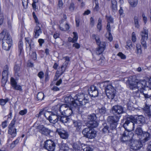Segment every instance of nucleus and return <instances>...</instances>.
I'll list each match as a JSON object with an SVG mask.
<instances>
[{
	"instance_id": "obj_32",
	"label": "nucleus",
	"mask_w": 151,
	"mask_h": 151,
	"mask_svg": "<svg viewBox=\"0 0 151 151\" xmlns=\"http://www.w3.org/2000/svg\"><path fill=\"white\" fill-rule=\"evenodd\" d=\"M20 68L19 65H15L14 67V70L15 73V75L17 76H20Z\"/></svg>"
},
{
	"instance_id": "obj_39",
	"label": "nucleus",
	"mask_w": 151,
	"mask_h": 151,
	"mask_svg": "<svg viewBox=\"0 0 151 151\" xmlns=\"http://www.w3.org/2000/svg\"><path fill=\"white\" fill-rule=\"evenodd\" d=\"M63 59L65 60V61L63 65H64L65 67H67L70 61V58L68 56H65L63 57Z\"/></svg>"
},
{
	"instance_id": "obj_44",
	"label": "nucleus",
	"mask_w": 151,
	"mask_h": 151,
	"mask_svg": "<svg viewBox=\"0 0 151 151\" xmlns=\"http://www.w3.org/2000/svg\"><path fill=\"white\" fill-rule=\"evenodd\" d=\"M104 50V49L103 48H100L99 47L96 50V53L98 55H100L102 53Z\"/></svg>"
},
{
	"instance_id": "obj_47",
	"label": "nucleus",
	"mask_w": 151,
	"mask_h": 151,
	"mask_svg": "<svg viewBox=\"0 0 151 151\" xmlns=\"http://www.w3.org/2000/svg\"><path fill=\"white\" fill-rule=\"evenodd\" d=\"M101 22L102 20L101 19L99 18L98 20V23L97 25V27L98 29H99V30H100L101 29Z\"/></svg>"
},
{
	"instance_id": "obj_30",
	"label": "nucleus",
	"mask_w": 151,
	"mask_h": 151,
	"mask_svg": "<svg viewBox=\"0 0 151 151\" xmlns=\"http://www.w3.org/2000/svg\"><path fill=\"white\" fill-rule=\"evenodd\" d=\"M26 40L29 44V50H31V49L33 48L35 46L34 42L33 39L28 40L27 38H26Z\"/></svg>"
},
{
	"instance_id": "obj_64",
	"label": "nucleus",
	"mask_w": 151,
	"mask_h": 151,
	"mask_svg": "<svg viewBox=\"0 0 151 151\" xmlns=\"http://www.w3.org/2000/svg\"><path fill=\"white\" fill-rule=\"evenodd\" d=\"M66 67H65L64 65H63L61 67V69L60 72H61V74H63L64 72L65 71L66 68Z\"/></svg>"
},
{
	"instance_id": "obj_62",
	"label": "nucleus",
	"mask_w": 151,
	"mask_h": 151,
	"mask_svg": "<svg viewBox=\"0 0 151 151\" xmlns=\"http://www.w3.org/2000/svg\"><path fill=\"white\" fill-rule=\"evenodd\" d=\"M99 9V4L97 2H95V6L94 8V11H97Z\"/></svg>"
},
{
	"instance_id": "obj_2",
	"label": "nucleus",
	"mask_w": 151,
	"mask_h": 151,
	"mask_svg": "<svg viewBox=\"0 0 151 151\" xmlns=\"http://www.w3.org/2000/svg\"><path fill=\"white\" fill-rule=\"evenodd\" d=\"M59 111L64 116H69L73 112V106H69L67 104H63L61 106L57 105Z\"/></svg>"
},
{
	"instance_id": "obj_50",
	"label": "nucleus",
	"mask_w": 151,
	"mask_h": 151,
	"mask_svg": "<svg viewBox=\"0 0 151 151\" xmlns=\"http://www.w3.org/2000/svg\"><path fill=\"white\" fill-rule=\"evenodd\" d=\"M100 48H103L104 49L105 46V43L104 42L100 41L99 44H97Z\"/></svg>"
},
{
	"instance_id": "obj_42",
	"label": "nucleus",
	"mask_w": 151,
	"mask_h": 151,
	"mask_svg": "<svg viewBox=\"0 0 151 151\" xmlns=\"http://www.w3.org/2000/svg\"><path fill=\"white\" fill-rule=\"evenodd\" d=\"M44 97V94L42 92L38 93L37 95V99L38 100H42Z\"/></svg>"
},
{
	"instance_id": "obj_3",
	"label": "nucleus",
	"mask_w": 151,
	"mask_h": 151,
	"mask_svg": "<svg viewBox=\"0 0 151 151\" xmlns=\"http://www.w3.org/2000/svg\"><path fill=\"white\" fill-rule=\"evenodd\" d=\"M136 121L135 119L132 116L128 117L123 124V127L127 132H131L134 130L135 126L134 122Z\"/></svg>"
},
{
	"instance_id": "obj_46",
	"label": "nucleus",
	"mask_w": 151,
	"mask_h": 151,
	"mask_svg": "<svg viewBox=\"0 0 151 151\" xmlns=\"http://www.w3.org/2000/svg\"><path fill=\"white\" fill-rule=\"evenodd\" d=\"M136 48L137 50V54H141L142 53V50L141 49V46L139 44H137L136 45Z\"/></svg>"
},
{
	"instance_id": "obj_43",
	"label": "nucleus",
	"mask_w": 151,
	"mask_h": 151,
	"mask_svg": "<svg viewBox=\"0 0 151 151\" xmlns=\"http://www.w3.org/2000/svg\"><path fill=\"white\" fill-rule=\"evenodd\" d=\"M73 43L76 42L78 39V35L77 32H73Z\"/></svg>"
},
{
	"instance_id": "obj_53",
	"label": "nucleus",
	"mask_w": 151,
	"mask_h": 151,
	"mask_svg": "<svg viewBox=\"0 0 151 151\" xmlns=\"http://www.w3.org/2000/svg\"><path fill=\"white\" fill-rule=\"evenodd\" d=\"M117 55L120 57L122 59H124L126 58V56L121 52H119Z\"/></svg>"
},
{
	"instance_id": "obj_26",
	"label": "nucleus",
	"mask_w": 151,
	"mask_h": 151,
	"mask_svg": "<svg viewBox=\"0 0 151 151\" xmlns=\"http://www.w3.org/2000/svg\"><path fill=\"white\" fill-rule=\"evenodd\" d=\"M129 132H124L122 134V137L121 139V141L124 142H127L130 139V137L128 135Z\"/></svg>"
},
{
	"instance_id": "obj_22",
	"label": "nucleus",
	"mask_w": 151,
	"mask_h": 151,
	"mask_svg": "<svg viewBox=\"0 0 151 151\" xmlns=\"http://www.w3.org/2000/svg\"><path fill=\"white\" fill-rule=\"evenodd\" d=\"M65 103L69 104L70 106L74 107V104L75 103L74 97L73 98L71 96H66L65 98Z\"/></svg>"
},
{
	"instance_id": "obj_35",
	"label": "nucleus",
	"mask_w": 151,
	"mask_h": 151,
	"mask_svg": "<svg viewBox=\"0 0 151 151\" xmlns=\"http://www.w3.org/2000/svg\"><path fill=\"white\" fill-rule=\"evenodd\" d=\"M81 101H82V102H81L82 103L81 104L80 103H78V104L77 105V106H83L88 103V97L83 99Z\"/></svg>"
},
{
	"instance_id": "obj_59",
	"label": "nucleus",
	"mask_w": 151,
	"mask_h": 151,
	"mask_svg": "<svg viewBox=\"0 0 151 151\" xmlns=\"http://www.w3.org/2000/svg\"><path fill=\"white\" fill-rule=\"evenodd\" d=\"M111 9L114 12H115L117 11V5H111Z\"/></svg>"
},
{
	"instance_id": "obj_13",
	"label": "nucleus",
	"mask_w": 151,
	"mask_h": 151,
	"mask_svg": "<svg viewBox=\"0 0 151 151\" xmlns=\"http://www.w3.org/2000/svg\"><path fill=\"white\" fill-rule=\"evenodd\" d=\"M34 18L35 19L36 26L35 27L34 29V37L36 38H37L40 35V34L42 33V29L40 28L39 25L40 24L38 21V20L36 16H34Z\"/></svg>"
},
{
	"instance_id": "obj_33",
	"label": "nucleus",
	"mask_w": 151,
	"mask_h": 151,
	"mask_svg": "<svg viewBox=\"0 0 151 151\" xmlns=\"http://www.w3.org/2000/svg\"><path fill=\"white\" fill-rule=\"evenodd\" d=\"M8 67L7 65H6L4 68V69L2 73V76L5 78H8Z\"/></svg>"
},
{
	"instance_id": "obj_57",
	"label": "nucleus",
	"mask_w": 151,
	"mask_h": 151,
	"mask_svg": "<svg viewBox=\"0 0 151 151\" xmlns=\"http://www.w3.org/2000/svg\"><path fill=\"white\" fill-rule=\"evenodd\" d=\"M109 127L107 125H104L102 129L103 132L104 133L107 132H109Z\"/></svg>"
},
{
	"instance_id": "obj_38",
	"label": "nucleus",
	"mask_w": 151,
	"mask_h": 151,
	"mask_svg": "<svg viewBox=\"0 0 151 151\" xmlns=\"http://www.w3.org/2000/svg\"><path fill=\"white\" fill-rule=\"evenodd\" d=\"M138 19L139 18L137 16H135L134 18V22L135 27L137 28H139V27L138 22Z\"/></svg>"
},
{
	"instance_id": "obj_8",
	"label": "nucleus",
	"mask_w": 151,
	"mask_h": 151,
	"mask_svg": "<svg viewBox=\"0 0 151 151\" xmlns=\"http://www.w3.org/2000/svg\"><path fill=\"white\" fill-rule=\"evenodd\" d=\"M140 35L141 36V42L142 47L145 49L147 48L146 40L148 38V30L146 27H144L143 30L141 32Z\"/></svg>"
},
{
	"instance_id": "obj_56",
	"label": "nucleus",
	"mask_w": 151,
	"mask_h": 151,
	"mask_svg": "<svg viewBox=\"0 0 151 151\" xmlns=\"http://www.w3.org/2000/svg\"><path fill=\"white\" fill-rule=\"evenodd\" d=\"M32 58L34 60L37 59V54L35 52H32L31 55Z\"/></svg>"
},
{
	"instance_id": "obj_14",
	"label": "nucleus",
	"mask_w": 151,
	"mask_h": 151,
	"mask_svg": "<svg viewBox=\"0 0 151 151\" xmlns=\"http://www.w3.org/2000/svg\"><path fill=\"white\" fill-rule=\"evenodd\" d=\"M112 111L114 114H117L119 116L125 112L124 107L119 105H115L113 106L112 108Z\"/></svg>"
},
{
	"instance_id": "obj_15",
	"label": "nucleus",
	"mask_w": 151,
	"mask_h": 151,
	"mask_svg": "<svg viewBox=\"0 0 151 151\" xmlns=\"http://www.w3.org/2000/svg\"><path fill=\"white\" fill-rule=\"evenodd\" d=\"M0 36H3L2 42L12 43V38L9 33L4 30L0 34Z\"/></svg>"
},
{
	"instance_id": "obj_24",
	"label": "nucleus",
	"mask_w": 151,
	"mask_h": 151,
	"mask_svg": "<svg viewBox=\"0 0 151 151\" xmlns=\"http://www.w3.org/2000/svg\"><path fill=\"white\" fill-rule=\"evenodd\" d=\"M135 119L136 121H135V122H134L135 124H141V125H139V126H141L144 124L145 122V118L142 115L138 116L136 117Z\"/></svg>"
},
{
	"instance_id": "obj_4",
	"label": "nucleus",
	"mask_w": 151,
	"mask_h": 151,
	"mask_svg": "<svg viewBox=\"0 0 151 151\" xmlns=\"http://www.w3.org/2000/svg\"><path fill=\"white\" fill-rule=\"evenodd\" d=\"M96 133L94 129L89 127L85 128L82 131V133L84 136L90 139L94 138L96 136Z\"/></svg>"
},
{
	"instance_id": "obj_1",
	"label": "nucleus",
	"mask_w": 151,
	"mask_h": 151,
	"mask_svg": "<svg viewBox=\"0 0 151 151\" xmlns=\"http://www.w3.org/2000/svg\"><path fill=\"white\" fill-rule=\"evenodd\" d=\"M126 84L129 89L134 90L137 89L142 94L146 100L151 97V89L147 88L145 89L146 85V81L145 80L137 79L135 76H130L129 77L126 81Z\"/></svg>"
},
{
	"instance_id": "obj_16",
	"label": "nucleus",
	"mask_w": 151,
	"mask_h": 151,
	"mask_svg": "<svg viewBox=\"0 0 151 151\" xmlns=\"http://www.w3.org/2000/svg\"><path fill=\"white\" fill-rule=\"evenodd\" d=\"M130 146L131 149L133 150L137 151L142 147V145L139 141L132 140Z\"/></svg>"
},
{
	"instance_id": "obj_31",
	"label": "nucleus",
	"mask_w": 151,
	"mask_h": 151,
	"mask_svg": "<svg viewBox=\"0 0 151 151\" xmlns=\"http://www.w3.org/2000/svg\"><path fill=\"white\" fill-rule=\"evenodd\" d=\"M23 42L21 41L19 42V55L23 56Z\"/></svg>"
},
{
	"instance_id": "obj_27",
	"label": "nucleus",
	"mask_w": 151,
	"mask_h": 151,
	"mask_svg": "<svg viewBox=\"0 0 151 151\" xmlns=\"http://www.w3.org/2000/svg\"><path fill=\"white\" fill-rule=\"evenodd\" d=\"M2 46L3 48L6 50H9L12 45V43L2 42Z\"/></svg>"
},
{
	"instance_id": "obj_12",
	"label": "nucleus",
	"mask_w": 151,
	"mask_h": 151,
	"mask_svg": "<svg viewBox=\"0 0 151 151\" xmlns=\"http://www.w3.org/2000/svg\"><path fill=\"white\" fill-rule=\"evenodd\" d=\"M55 147V143L51 140H47L44 143V148L48 151H54Z\"/></svg>"
},
{
	"instance_id": "obj_36",
	"label": "nucleus",
	"mask_w": 151,
	"mask_h": 151,
	"mask_svg": "<svg viewBox=\"0 0 151 151\" xmlns=\"http://www.w3.org/2000/svg\"><path fill=\"white\" fill-rule=\"evenodd\" d=\"M138 1V0H128V2L131 6L132 7H135L137 4Z\"/></svg>"
},
{
	"instance_id": "obj_34",
	"label": "nucleus",
	"mask_w": 151,
	"mask_h": 151,
	"mask_svg": "<svg viewBox=\"0 0 151 151\" xmlns=\"http://www.w3.org/2000/svg\"><path fill=\"white\" fill-rule=\"evenodd\" d=\"M69 148L67 144H63L60 147L59 151H67L69 150Z\"/></svg>"
},
{
	"instance_id": "obj_37",
	"label": "nucleus",
	"mask_w": 151,
	"mask_h": 151,
	"mask_svg": "<svg viewBox=\"0 0 151 151\" xmlns=\"http://www.w3.org/2000/svg\"><path fill=\"white\" fill-rule=\"evenodd\" d=\"M135 133L137 135L142 136V134L143 133V132L142 129L140 127H138L135 130Z\"/></svg>"
},
{
	"instance_id": "obj_61",
	"label": "nucleus",
	"mask_w": 151,
	"mask_h": 151,
	"mask_svg": "<svg viewBox=\"0 0 151 151\" xmlns=\"http://www.w3.org/2000/svg\"><path fill=\"white\" fill-rule=\"evenodd\" d=\"M38 76L40 79L42 78L44 76V73L40 71L38 74Z\"/></svg>"
},
{
	"instance_id": "obj_6",
	"label": "nucleus",
	"mask_w": 151,
	"mask_h": 151,
	"mask_svg": "<svg viewBox=\"0 0 151 151\" xmlns=\"http://www.w3.org/2000/svg\"><path fill=\"white\" fill-rule=\"evenodd\" d=\"M121 117L120 116L114 114V116H109L107 118V121L111 124L112 129L115 128L117 124V123Z\"/></svg>"
},
{
	"instance_id": "obj_40",
	"label": "nucleus",
	"mask_w": 151,
	"mask_h": 151,
	"mask_svg": "<svg viewBox=\"0 0 151 151\" xmlns=\"http://www.w3.org/2000/svg\"><path fill=\"white\" fill-rule=\"evenodd\" d=\"M99 113L101 114H104L106 111V108L104 107H102L98 109Z\"/></svg>"
},
{
	"instance_id": "obj_7",
	"label": "nucleus",
	"mask_w": 151,
	"mask_h": 151,
	"mask_svg": "<svg viewBox=\"0 0 151 151\" xmlns=\"http://www.w3.org/2000/svg\"><path fill=\"white\" fill-rule=\"evenodd\" d=\"M57 107L58 106H57L54 107V112L51 113V115L49 116L48 118V119L51 123L55 124L59 120V116L58 115V112L59 111Z\"/></svg>"
},
{
	"instance_id": "obj_9",
	"label": "nucleus",
	"mask_w": 151,
	"mask_h": 151,
	"mask_svg": "<svg viewBox=\"0 0 151 151\" xmlns=\"http://www.w3.org/2000/svg\"><path fill=\"white\" fill-rule=\"evenodd\" d=\"M15 122L16 120L15 119H13L8 127V133L12 138L15 137L17 135V129L15 126Z\"/></svg>"
},
{
	"instance_id": "obj_48",
	"label": "nucleus",
	"mask_w": 151,
	"mask_h": 151,
	"mask_svg": "<svg viewBox=\"0 0 151 151\" xmlns=\"http://www.w3.org/2000/svg\"><path fill=\"white\" fill-rule=\"evenodd\" d=\"M10 81L11 85L13 87L17 84V82L16 81L15 79L13 77L11 78Z\"/></svg>"
},
{
	"instance_id": "obj_63",
	"label": "nucleus",
	"mask_w": 151,
	"mask_h": 151,
	"mask_svg": "<svg viewBox=\"0 0 151 151\" xmlns=\"http://www.w3.org/2000/svg\"><path fill=\"white\" fill-rule=\"evenodd\" d=\"M38 42L39 43V45L40 46L42 45V44L45 41L44 40L42 39H40L38 40Z\"/></svg>"
},
{
	"instance_id": "obj_25",
	"label": "nucleus",
	"mask_w": 151,
	"mask_h": 151,
	"mask_svg": "<svg viewBox=\"0 0 151 151\" xmlns=\"http://www.w3.org/2000/svg\"><path fill=\"white\" fill-rule=\"evenodd\" d=\"M73 151H80L82 150V147L85 146L84 144H82L81 145H79L76 143H73L72 145Z\"/></svg>"
},
{
	"instance_id": "obj_21",
	"label": "nucleus",
	"mask_w": 151,
	"mask_h": 151,
	"mask_svg": "<svg viewBox=\"0 0 151 151\" xmlns=\"http://www.w3.org/2000/svg\"><path fill=\"white\" fill-rule=\"evenodd\" d=\"M149 130L147 132H144L141 137H142V142H145L149 140L151 138V133L149 132Z\"/></svg>"
},
{
	"instance_id": "obj_11",
	"label": "nucleus",
	"mask_w": 151,
	"mask_h": 151,
	"mask_svg": "<svg viewBox=\"0 0 151 151\" xmlns=\"http://www.w3.org/2000/svg\"><path fill=\"white\" fill-rule=\"evenodd\" d=\"M96 117L95 114H93L88 116V124L92 128L97 127L98 123L96 121Z\"/></svg>"
},
{
	"instance_id": "obj_58",
	"label": "nucleus",
	"mask_w": 151,
	"mask_h": 151,
	"mask_svg": "<svg viewBox=\"0 0 151 151\" xmlns=\"http://www.w3.org/2000/svg\"><path fill=\"white\" fill-rule=\"evenodd\" d=\"M62 74H61V72H60L59 71L57 70L55 76V77L56 78V79H57Z\"/></svg>"
},
{
	"instance_id": "obj_19",
	"label": "nucleus",
	"mask_w": 151,
	"mask_h": 151,
	"mask_svg": "<svg viewBox=\"0 0 151 151\" xmlns=\"http://www.w3.org/2000/svg\"><path fill=\"white\" fill-rule=\"evenodd\" d=\"M38 131L42 134L47 135L50 133L51 130L46 128L43 125H39L37 127Z\"/></svg>"
},
{
	"instance_id": "obj_52",
	"label": "nucleus",
	"mask_w": 151,
	"mask_h": 151,
	"mask_svg": "<svg viewBox=\"0 0 151 151\" xmlns=\"http://www.w3.org/2000/svg\"><path fill=\"white\" fill-rule=\"evenodd\" d=\"M85 146H86V147L83 148V147L82 148V150L83 151H92V149L89 147H87L85 145Z\"/></svg>"
},
{
	"instance_id": "obj_51",
	"label": "nucleus",
	"mask_w": 151,
	"mask_h": 151,
	"mask_svg": "<svg viewBox=\"0 0 151 151\" xmlns=\"http://www.w3.org/2000/svg\"><path fill=\"white\" fill-rule=\"evenodd\" d=\"M8 121L6 120L2 122L1 126L3 129H4L7 126Z\"/></svg>"
},
{
	"instance_id": "obj_54",
	"label": "nucleus",
	"mask_w": 151,
	"mask_h": 151,
	"mask_svg": "<svg viewBox=\"0 0 151 151\" xmlns=\"http://www.w3.org/2000/svg\"><path fill=\"white\" fill-rule=\"evenodd\" d=\"M132 39L133 42H135L136 40V35L134 32H133L132 34Z\"/></svg>"
},
{
	"instance_id": "obj_45",
	"label": "nucleus",
	"mask_w": 151,
	"mask_h": 151,
	"mask_svg": "<svg viewBox=\"0 0 151 151\" xmlns=\"http://www.w3.org/2000/svg\"><path fill=\"white\" fill-rule=\"evenodd\" d=\"M8 98H6L5 99H0V104L2 106L5 105L9 101Z\"/></svg>"
},
{
	"instance_id": "obj_20",
	"label": "nucleus",
	"mask_w": 151,
	"mask_h": 151,
	"mask_svg": "<svg viewBox=\"0 0 151 151\" xmlns=\"http://www.w3.org/2000/svg\"><path fill=\"white\" fill-rule=\"evenodd\" d=\"M56 132H58L60 137L62 139H66L68 137V132L64 130L57 129Z\"/></svg>"
},
{
	"instance_id": "obj_60",
	"label": "nucleus",
	"mask_w": 151,
	"mask_h": 151,
	"mask_svg": "<svg viewBox=\"0 0 151 151\" xmlns=\"http://www.w3.org/2000/svg\"><path fill=\"white\" fill-rule=\"evenodd\" d=\"M27 112V111L26 109H24V110L21 111L19 112V114L22 115H23L26 114Z\"/></svg>"
},
{
	"instance_id": "obj_49",
	"label": "nucleus",
	"mask_w": 151,
	"mask_h": 151,
	"mask_svg": "<svg viewBox=\"0 0 151 151\" xmlns=\"http://www.w3.org/2000/svg\"><path fill=\"white\" fill-rule=\"evenodd\" d=\"M13 88L14 89L16 90H19L20 91H22V87L19 84H17Z\"/></svg>"
},
{
	"instance_id": "obj_29",
	"label": "nucleus",
	"mask_w": 151,
	"mask_h": 151,
	"mask_svg": "<svg viewBox=\"0 0 151 151\" xmlns=\"http://www.w3.org/2000/svg\"><path fill=\"white\" fill-rule=\"evenodd\" d=\"M63 21H64V20H63L61 21L60 26V29L61 30L65 31L69 29V26L68 23H66L65 25H63L62 23Z\"/></svg>"
},
{
	"instance_id": "obj_55",
	"label": "nucleus",
	"mask_w": 151,
	"mask_h": 151,
	"mask_svg": "<svg viewBox=\"0 0 151 151\" xmlns=\"http://www.w3.org/2000/svg\"><path fill=\"white\" fill-rule=\"evenodd\" d=\"M7 79V78L6 77V78H5L4 77H2V79L1 80V82L2 83V86H4L5 84H6V81Z\"/></svg>"
},
{
	"instance_id": "obj_23",
	"label": "nucleus",
	"mask_w": 151,
	"mask_h": 151,
	"mask_svg": "<svg viewBox=\"0 0 151 151\" xmlns=\"http://www.w3.org/2000/svg\"><path fill=\"white\" fill-rule=\"evenodd\" d=\"M73 124L76 130L77 131H79L82 127V124L81 122L79 120H72Z\"/></svg>"
},
{
	"instance_id": "obj_28",
	"label": "nucleus",
	"mask_w": 151,
	"mask_h": 151,
	"mask_svg": "<svg viewBox=\"0 0 151 151\" xmlns=\"http://www.w3.org/2000/svg\"><path fill=\"white\" fill-rule=\"evenodd\" d=\"M71 120V119H70L69 118H68L67 116H59L58 121H60L63 123L64 124L66 123Z\"/></svg>"
},
{
	"instance_id": "obj_5",
	"label": "nucleus",
	"mask_w": 151,
	"mask_h": 151,
	"mask_svg": "<svg viewBox=\"0 0 151 151\" xmlns=\"http://www.w3.org/2000/svg\"><path fill=\"white\" fill-rule=\"evenodd\" d=\"M106 18L108 22V23L106 27L107 32L106 34V37L110 41H111L113 40V38L112 35L110 33L111 29L110 23H113V19L111 16H106Z\"/></svg>"
},
{
	"instance_id": "obj_41",
	"label": "nucleus",
	"mask_w": 151,
	"mask_h": 151,
	"mask_svg": "<svg viewBox=\"0 0 151 151\" xmlns=\"http://www.w3.org/2000/svg\"><path fill=\"white\" fill-rule=\"evenodd\" d=\"M92 37L93 39L95 40L97 44H99V42L100 41L99 36L93 34L92 35Z\"/></svg>"
},
{
	"instance_id": "obj_10",
	"label": "nucleus",
	"mask_w": 151,
	"mask_h": 151,
	"mask_svg": "<svg viewBox=\"0 0 151 151\" xmlns=\"http://www.w3.org/2000/svg\"><path fill=\"white\" fill-rule=\"evenodd\" d=\"M105 92L107 97L113 99L115 96L116 91L114 87L111 85H108L105 88Z\"/></svg>"
},
{
	"instance_id": "obj_18",
	"label": "nucleus",
	"mask_w": 151,
	"mask_h": 151,
	"mask_svg": "<svg viewBox=\"0 0 151 151\" xmlns=\"http://www.w3.org/2000/svg\"><path fill=\"white\" fill-rule=\"evenodd\" d=\"M88 91L91 96L95 97L98 96L99 92L97 88L94 85L91 86L88 89Z\"/></svg>"
},
{
	"instance_id": "obj_17",
	"label": "nucleus",
	"mask_w": 151,
	"mask_h": 151,
	"mask_svg": "<svg viewBox=\"0 0 151 151\" xmlns=\"http://www.w3.org/2000/svg\"><path fill=\"white\" fill-rule=\"evenodd\" d=\"M86 96L83 93H79L75 96H74V99L75 101V103L74 104V107H76L78 104V103H81L82 101L81 100H82L83 99L87 97V95H86Z\"/></svg>"
}]
</instances>
